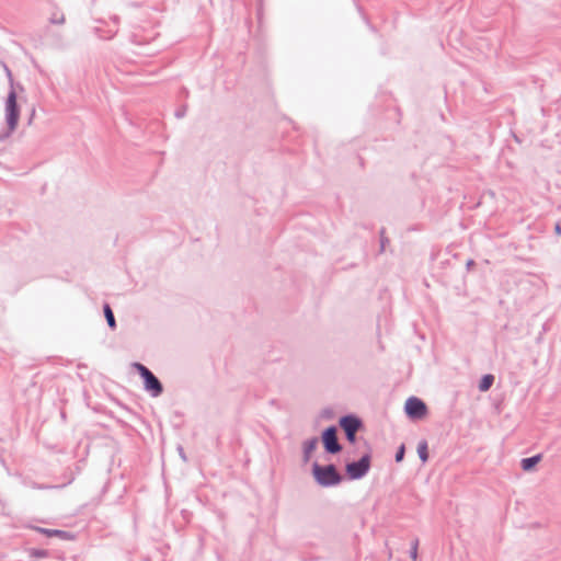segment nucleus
<instances>
[{"label": "nucleus", "instance_id": "nucleus-22", "mask_svg": "<svg viewBox=\"0 0 561 561\" xmlns=\"http://www.w3.org/2000/svg\"><path fill=\"white\" fill-rule=\"evenodd\" d=\"M3 69H4V72H5L7 77H8V79H9V82H10V84H11V89H12V88H13V76H12V71L10 70V68H9L5 64H3Z\"/></svg>", "mask_w": 561, "mask_h": 561}, {"label": "nucleus", "instance_id": "nucleus-25", "mask_svg": "<svg viewBox=\"0 0 561 561\" xmlns=\"http://www.w3.org/2000/svg\"><path fill=\"white\" fill-rule=\"evenodd\" d=\"M185 115V110H179L175 112L178 118H182Z\"/></svg>", "mask_w": 561, "mask_h": 561}, {"label": "nucleus", "instance_id": "nucleus-5", "mask_svg": "<svg viewBox=\"0 0 561 561\" xmlns=\"http://www.w3.org/2000/svg\"><path fill=\"white\" fill-rule=\"evenodd\" d=\"M404 411L410 419L417 420L426 414V404L416 397H410L405 401Z\"/></svg>", "mask_w": 561, "mask_h": 561}, {"label": "nucleus", "instance_id": "nucleus-23", "mask_svg": "<svg viewBox=\"0 0 561 561\" xmlns=\"http://www.w3.org/2000/svg\"><path fill=\"white\" fill-rule=\"evenodd\" d=\"M345 433V436H346V439L350 442V443H355L356 440V433L357 432H344Z\"/></svg>", "mask_w": 561, "mask_h": 561}, {"label": "nucleus", "instance_id": "nucleus-16", "mask_svg": "<svg viewBox=\"0 0 561 561\" xmlns=\"http://www.w3.org/2000/svg\"><path fill=\"white\" fill-rule=\"evenodd\" d=\"M134 367L136 368V370L138 371L139 376L142 379L151 373V370L149 368H147L145 365H142L140 363H135Z\"/></svg>", "mask_w": 561, "mask_h": 561}, {"label": "nucleus", "instance_id": "nucleus-15", "mask_svg": "<svg viewBox=\"0 0 561 561\" xmlns=\"http://www.w3.org/2000/svg\"><path fill=\"white\" fill-rule=\"evenodd\" d=\"M134 367L136 368V370L138 371L139 376L142 379L151 373V370L149 368H147L145 365H142L140 363H135Z\"/></svg>", "mask_w": 561, "mask_h": 561}, {"label": "nucleus", "instance_id": "nucleus-9", "mask_svg": "<svg viewBox=\"0 0 561 561\" xmlns=\"http://www.w3.org/2000/svg\"><path fill=\"white\" fill-rule=\"evenodd\" d=\"M318 438L312 437L304 443V460L307 462L310 459L311 453L316 449Z\"/></svg>", "mask_w": 561, "mask_h": 561}, {"label": "nucleus", "instance_id": "nucleus-17", "mask_svg": "<svg viewBox=\"0 0 561 561\" xmlns=\"http://www.w3.org/2000/svg\"><path fill=\"white\" fill-rule=\"evenodd\" d=\"M417 548H419V539L415 538L412 540L411 549H410V558L414 561L417 559Z\"/></svg>", "mask_w": 561, "mask_h": 561}, {"label": "nucleus", "instance_id": "nucleus-10", "mask_svg": "<svg viewBox=\"0 0 561 561\" xmlns=\"http://www.w3.org/2000/svg\"><path fill=\"white\" fill-rule=\"evenodd\" d=\"M36 530L41 534L46 535L47 537H59L61 539L68 538V533L60 529H49V528H42L37 527Z\"/></svg>", "mask_w": 561, "mask_h": 561}, {"label": "nucleus", "instance_id": "nucleus-19", "mask_svg": "<svg viewBox=\"0 0 561 561\" xmlns=\"http://www.w3.org/2000/svg\"><path fill=\"white\" fill-rule=\"evenodd\" d=\"M49 21L51 24H64L65 15L62 13H54Z\"/></svg>", "mask_w": 561, "mask_h": 561}, {"label": "nucleus", "instance_id": "nucleus-1", "mask_svg": "<svg viewBox=\"0 0 561 561\" xmlns=\"http://www.w3.org/2000/svg\"><path fill=\"white\" fill-rule=\"evenodd\" d=\"M312 476L316 482L322 488H331L340 484L343 480L342 474L332 463L321 466L317 461L312 465Z\"/></svg>", "mask_w": 561, "mask_h": 561}, {"label": "nucleus", "instance_id": "nucleus-26", "mask_svg": "<svg viewBox=\"0 0 561 561\" xmlns=\"http://www.w3.org/2000/svg\"><path fill=\"white\" fill-rule=\"evenodd\" d=\"M131 42H133L134 44H140V42L136 41V38H135L134 36L131 37Z\"/></svg>", "mask_w": 561, "mask_h": 561}, {"label": "nucleus", "instance_id": "nucleus-2", "mask_svg": "<svg viewBox=\"0 0 561 561\" xmlns=\"http://www.w3.org/2000/svg\"><path fill=\"white\" fill-rule=\"evenodd\" d=\"M20 117V110L16 103V92L12 88L7 96L5 101V121L9 127V133L15 130Z\"/></svg>", "mask_w": 561, "mask_h": 561}, {"label": "nucleus", "instance_id": "nucleus-4", "mask_svg": "<svg viewBox=\"0 0 561 561\" xmlns=\"http://www.w3.org/2000/svg\"><path fill=\"white\" fill-rule=\"evenodd\" d=\"M322 443L328 454L335 455L342 450V446L337 439V428L334 425L327 427L322 432Z\"/></svg>", "mask_w": 561, "mask_h": 561}, {"label": "nucleus", "instance_id": "nucleus-7", "mask_svg": "<svg viewBox=\"0 0 561 561\" xmlns=\"http://www.w3.org/2000/svg\"><path fill=\"white\" fill-rule=\"evenodd\" d=\"M339 424L344 432H357L363 425L362 420L353 414L342 416Z\"/></svg>", "mask_w": 561, "mask_h": 561}, {"label": "nucleus", "instance_id": "nucleus-14", "mask_svg": "<svg viewBox=\"0 0 561 561\" xmlns=\"http://www.w3.org/2000/svg\"><path fill=\"white\" fill-rule=\"evenodd\" d=\"M96 33H98V36L101 38V39H111L113 38L116 33H117V30H108V31H103L102 28H95Z\"/></svg>", "mask_w": 561, "mask_h": 561}, {"label": "nucleus", "instance_id": "nucleus-11", "mask_svg": "<svg viewBox=\"0 0 561 561\" xmlns=\"http://www.w3.org/2000/svg\"><path fill=\"white\" fill-rule=\"evenodd\" d=\"M417 454L421 461L424 463L428 459V446L425 439H422L417 445Z\"/></svg>", "mask_w": 561, "mask_h": 561}, {"label": "nucleus", "instance_id": "nucleus-13", "mask_svg": "<svg viewBox=\"0 0 561 561\" xmlns=\"http://www.w3.org/2000/svg\"><path fill=\"white\" fill-rule=\"evenodd\" d=\"M493 381H494L493 375H490V374L484 375L479 382V390L488 391L492 387Z\"/></svg>", "mask_w": 561, "mask_h": 561}, {"label": "nucleus", "instance_id": "nucleus-18", "mask_svg": "<svg viewBox=\"0 0 561 561\" xmlns=\"http://www.w3.org/2000/svg\"><path fill=\"white\" fill-rule=\"evenodd\" d=\"M31 556L35 558L36 560L44 559L48 556L47 550L44 549H33L31 551Z\"/></svg>", "mask_w": 561, "mask_h": 561}, {"label": "nucleus", "instance_id": "nucleus-20", "mask_svg": "<svg viewBox=\"0 0 561 561\" xmlns=\"http://www.w3.org/2000/svg\"><path fill=\"white\" fill-rule=\"evenodd\" d=\"M379 234H380V252H383L386 249V243L389 242L388 238L385 236V228L380 229Z\"/></svg>", "mask_w": 561, "mask_h": 561}, {"label": "nucleus", "instance_id": "nucleus-12", "mask_svg": "<svg viewBox=\"0 0 561 561\" xmlns=\"http://www.w3.org/2000/svg\"><path fill=\"white\" fill-rule=\"evenodd\" d=\"M103 311H104V316H105L107 325L114 330L116 328V321H115V317H114V313H113L110 305L105 304L103 307Z\"/></svg>", "mask_w": 561, "mask_h": 561}, {"label": "nucleus", "instance_id": "nucleus-24", "mask_svg": "<svg viewBox=\"0 0 561 561\" xmlns=\"http://www.w3.org/2000/svg\"><path fill=\"white\" fill-rule=\"evenodd\" d=\"M554 232H556L557 236H561V225H560V222L556 224Z\"/></svg>", "mask_w": 561, "mask_h": 561}, {"label": "nucleus", "instance_id": "nucleus-3", "mask_svg": "<svg viewBox=\"0 0 561 561\" xmlns=\"http://www.w3.org/2000/svg\"><path fill=\"white\" fill-rule=\"evenodd\" d=\"M370 454H365L357 461L346 463V474L351 480L364 478L370 469Z\"/></svg>", "mask_w": 561, "mask_h": 561}, {"label": "nucleus", "instance_id": "nucleus-8", "mask_svg": "<svg viewBox=\"0 0 561 561\" xmlns=\"http://www.w3.org/2000/svg\"><path fill=\"white\" fill-rule=\"evenodd\" d=\"M540 460H541L540 454L528 457V458H523L520 461V467L524 471H530Z\"/></svg>", "mask_w": 561, "mask_h": 561}, {"label": "nucleus", "instance_id": "nucleus-6", "mask_svg": "<svg viewBox=\"0 0 561 561\" xmlns=\"http://www.w3.org/2000/svg\"><path fill=\"white\" fill-rule=\"evenodd\" d=\"M145 390L148 391L152 397H158L163 392V387L160 380L151 371L144 378Z\"/></svg>", "mask_w": 561, "mask_h": 561}, {"label": "nucleus", "instance_id": "nucleus-21", "mask_svg": "<svg viewBox=\"0 0 561 561\" xmlns=\"http://www.w3.org/2000/svg\"><path fill=\"white\" fill-rule=\"evenodd\" d=\"M404 454H405V447H404V445H401V446L398 448V450H397V453H396V455H394V460H396L397 462L402 461V460H403V458H404Z\"/></svg>", "mask_w": 561, "mask_h": 561}]
</instances>
